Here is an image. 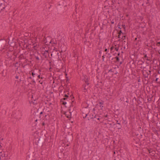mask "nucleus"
Listing matches in <instances>:
<instances>
[{
    "label": "nucleus",
    "instance_id": "nucleus-1",
    "mask_svg": "<svg viewBox=\"0 0 160 160\" xmlns=\"http://www.w3.org/2000/svg\"><path fill=\"white\" fill-rule=\"evenodd\" d=\"M45 140H44L42 138L39 137L34 140V142L35 144L37 146H42L43 143L45 142Z\"/></svg>",
    "mask_w": 160,
    "mask_h": 160
},
{
    "label": "nucleus",
    "instance_id": "nucleus-2",
    "mask_svg": "<svg viewBox=\"0 0 160 160\" xmlns=\"http://www.w3.org/2000/svg\"><path fill=\"white\" fill-rule=\"evenodd\" d=\"M7 43V41L5 39L0 40V48L1 49H4Z\"/></svg>",
    "mask_w": 160,
    "mask_h": 160
},
{
    "label": "nucleus",
    "instance_id": "nucleus-3",
    "mask_svg": "<svg viewBox=\"0 0 160 160\" xmlns=\"http://www.w3.org/2000/svg\"><path fill=\"white\" fill-rule=\"evenodd\" d=\"M151 72V71L150 70L142 71V74L145 78H148V75L150 74Z\"/></svg>",
    "mask_w": 160,
    "mask_h": 160
},
{
    "label": "nucleus",
    "instance_id": "nucleus-4",
    "mask_svg": "<svg viewBox=\"0 0 160 160\" xmlns=\"http://www.w3.org/2000/svg\"><path fill=\"white\" fill-rule=\"evenodd\" d=\"M42 55L45 58H48L49 56L48 51L45 50L42 53Z\"/></svg>",
    "mask_w": 160,
    "mask_h": 160
},
{
    "label": "nucleus",
    "instance_id": "nucleus-5",
    "mask_svg": "<svg viewBox=\"0 0 160 160\" xmlns=\"http://www.w3.org/2000/svg\"><path fill=\"white\" fill-rule=\"evenodd\" d=\"M12 52L11 51H8L6 53L5 57L7 58H11L12 56Z\"/></svg>",
    "mask_w": 160,
    "mask_h": 160
},
{
    "label": "nucleus",
    "instance_id": "nucleus-6",
    "mask_svg": "<svg viewBox=\"0 0 160 160\" xmlns=\"http://www.w3.org/2000/svg\"><path fill=\"white\" fill-rule=\"evenodd\" d=\"M122 46L124 49L126 48L127 49L128 48V42L125 41H123L122 43Z\"/></svg>",
    "mask_w": 160,
    "mask_h": 160
},
{
    "label": "nucleus",
    "instance_id": "nucleus-7",
    "mask_svg": "<svg viewBox=\"0 0 160 160\" xmlns=\"http://www.w3.org/2000/svg\"><path fill=\"white\" fill-rule=\"evenodd\" d=\"M83 87L84 88V91L83 92H86L87 91V90L88 89V86H87L86 84H83Z\"/></svg>",
    "mask_w": 160,
    "mask_h": 160
},
{
    "label": "nucleus",
    "instance_id": "nucleus-8",
    "mask_svg": "<svg viewBox=\"0 0 160 160\" xmlns=\"http://www.w3.org/2000/svg\"><path fill=\"white\" fill-rule=\"evenodd\" d=\"M103 104V102H100L99 104H97V105H98L100 107V109H102V108L103 107V106L102 105Z\"/></svg>",
    "mask_w": 160,
    "mask_h": 160
},
{
    "label": "nucleus",
    "instance_id": "nucleus-9",
    "mask_svg": "<svg viewBox=\"0 0 160 160\" xmlns=\"http://www.w3.org/2000/svg\"><path fill=\"white\" fill-rule=\"evenodd\" d=\"M18 58H19V59L20 60V59H25V57L23 54H21L19 56V57Z\"/></svg>",
    "mask_w": 160,
    "mask_h": 160
},
{
    "label": "nucleus",
    "instance_id": "nucleus-10",
    "mask_svg": "<svg viewBox=\"0 0 160 160\" xmlns=\"http://www.w3.org/2000/svg\"><path fill=\"white\" fill-rule=\"evenodd\" d=\"M84 81L85 82V83L84 84H86V85L87 86H88V85H89V83L88 82V79L87 78L84 79Z\"/></svg>",
    "mask_w": 160,
    "mask_h": 160
},
{
    "label": "nucleus",
    "instance_id": "nucleus-11",
    "mask_svg": "<svg viewBox=\"0 0 160 160\" xmlns=\"http://www.w3.org/2000/svg\"><path fill=\"white\" fill-rule=\"evenodd\" d=\"M155 152H156L155 150H152L150 152V155L153 156L155 153Z\"/></svg>",
    "mask_w": 160,
    "mask_h": 160
},
{
    "label": "nucleus",
    "instance_id": "nucleus-12",
    "mask_svg": "<svg viewBox=\"0 0 160 160\" xmlns=\"http://www.w3.org/2000/svg\"><path fill=\"white\" fill-rule=\"evenodd\" d=\"M94 118H97V119L98 120H100L99 116L98 115H94Z\"/></svg>",
    "mask_w": 160,
    "mask_h": 160
},
{
    "label": "nucleus",
    "instance_id": "nucleus-13",
    "mask_svg": "<svg viewBox=\"0 0 160 160\" xmlns=\"http://www.w3.org/2000/svg\"><path fill=\"white\" fill-rule=\"evenodd\" d=\"M94 114H92V113L90 115V118L91 119H93V118H94Z\"/></svg>",
    "mask_w": 160,
    "mask_h": 160
},
{
    "label": "nucleus",
    "instance_id": "nucleus-14",
    "mask_svg": "<svg viewBox=\"0 0 160 160\" xmlns=\"http://www.w3.org/2000/svg\"><path fill=\"white\" fill-rule=\"evenodd\" d=\"M32 75L33 77H35L37 76V75L33 72H32Z\"/></svg>",
    "mask_w": 160,
    "mask_h": 160
},
{
    "label": "nucleus",
    "instance_id": "nucleus-15",
    "mask_svg": "<svg viewBox=\"0 0 160 160\" xmlns=\"http://www.w3.org/2000/svg\"><path fill=\"white\" fill-rule=\"evenodd\" d=\"M61 102H62V104L63 105H65L67 103V102H64L63 101H62V99H61Z\"/></svg>",
    "mask_w": 160,
    "mask_h": 160
},
{
    "label": "nucleus",
    "instance_id": "nucleus-16",
    "mask_svg": "<svg viewBox=\"0 0 160 160\" xmlns=\"http://www.w3.org/2000/svg\"><path fill=\"white\" fill-rule=\"evenodd\" d=\"M115 58H116V61L117 62H119V59L118 57L116 56L115 57Z\"/></svg>",
    "mask_w": 160,
    "mask_h": 160
},
{
    "label": "nucleus",
    "instance_id": "nucleus-17",
    "mask_svg": "<svg viewBox=\"0 0 160 160\" xmlns=\"http://www.w3.org/2000/svg\"><path fill=\"white\" fill-rule=\"evenodd\" d=\"M124 34V33H123L122 32V31L121 30H120L119 32L118 33V34L119 35H120L121 34Z\"/></svg>",
    "mask_w": 160,
    "mask_h": 160
},
{
    "label": "nucleus",
    "instance_id": "nucleus-18",
    "mask_svg": "<svg viewBox=\"0 0 160 160\" xmlns=\"http://www.w3.org/2000/svg\"><path fill=\"white\" fill-rule=\"evenodd\" d=\"M109 59H111V60H112L113 59V58L112 57V56H110L109 57H108Z\"/></svg>",
    "mask_w": 160,
    "mask_h": 160
},
{
    "label": "nucleus",
    "instance_id": "nucleus-19",
    "mask_svg": "<svg viewBox=\"0 0 160 160\" xmlns=\"http://www.w3.org/2000/svg\"><path fill=\"white\" fill-rule=\"evenodd\" d=\"M1 6H2V5H0V9L1 10H2L3 9H4L5 8V7H2H2Z\"/></svg>",
    "mask_w": 160,
    "mask_h": 160
},
{
    "label": "nucleus",
    "instance_id": "nucleus-20",
    "mask_svg": "<svg viewBox=\"0 0 160 160\" xmlns=\"http://www.w3.org/2000/svg\"><path fill=\"white\" fill-rule=\"evenodd\" d=\"M38 82L41 84H42V83H43L42 81L41 80H38Z\"/></svg>",
    "mask_w": 160,
    "mask_h": 160
},
{
    "label": "nucleus",
    "instance_id": "nucleus-21",
    "mask_svg": "<svg viewBox=\"0 0 160 160\" xmlns=\"http://www.w3.org/2000/svg\"><path fill=\"white\" fill-rule=\"evenodd\" d=\"M125 36H123L122 38V39H123V40H124V39H125Z\"/></svg>",
    "mask_w": 160,
    "mask_h": 160
},
{
    "label": "nucleus",
    "instance_id": "nucleus-22",
    "mask_svg": "<svg viewBox=\"0 0 160 160\" xmlns=\"http://www.w3.org/2000/svg\"><path fill=\"white\" fill-rule=\"evenodd\" d=\"M64 97L65 98H69L68 96L66 94H65Z\"/></svg>",
    "mask_w": 160,
    "mask_h": 160
},
{
    "label": "nucleus",
    "instance_id": "nucleus-23",
    "mask_svg": "<svg viewBox=\"0 0 160 160\" xmlns=\"http://www.w3.org/2000/svg\"><path fill=\"white\" fill-rule=\"evenodd\" d=\"M35 57L36 59H37V60H39V57H38V56H37V57L36 56Z\"/></svg>",
    "mask_w": 160,
    "mask_h": 160
},
{
    "label": "nucleus",
    "instance_id": "nucleus-24",
    "mask_svg": "<svg viewBox=\"0 0 160 160\" xmlns=\"http://www.w3.org/2000/svg\"><path fill=\"white\" fill-rule=\"evenodd\" d=\"M148 152H149V154H150V152L152 150V149H148Z\"/></svg>",
    "mask_w": 160,
    "mask_h": 160
},
{
    "label": "nucleus",
    "instance_id": "nucleus-25",
    "mask_svg": "<svg viewBox=\"0 0 160 160\" xmlns=\"http://www.w3.org/2000/svg\"><path fill=\"white\" fill-rule=\"evenodd\" d=\"M104 58H105V56L104 55H103L102 56V61H104Z\"/></svg>",
    "mask_w": 160,
    "mask_h": 160
},
{
    "label": "nucleus",
    "instance_id": "nucleus-26",
    "mask_svg": "<svg viewBox=\"0 0 160 160\" xmlns=\"http://www.w3.org/2000/svg\"><path fill=\"white\" fill-rule=\"evenodd\" d=\"M115 49L116 50V51H118L119 49L118 47H116L115 48Z\"/></svg>",
    "mask_w": 160,
    "mask_h": 160
},
{
    "label": "nucleus",
    "instance_id": "nucleus-27",
    "mask_svg": "<svg viewBox=\"0 0 160 160\" xmlns=\"http://www.w3.org/2000/svg\"><path fill=\"white\" fill-rule=\"evenodd\" d=\"M88 115V113H87V114H85V116H83V118H86V117H87V116Z\"/></svg>",
    "mask_w": 160,
    "mask_h": 160
},
{
    "label": "nucleus",
    "instance_id": "nucleus-28",
    "mask_svg": "<svg viewBox=\"0 0 160 160\" xmlns=\"http://www.w3.org/2000/svg\"><path fill=\"white\" fill-rule=\"evenodd\" d=\"M33 48L34 49H37V47L35 46H33Z\"/></svg>",
    "mask_w": 160,
    "mask_h": 160
},
{
    "label": "nucleus",
    "instance_id": "nucleus-29",
    "mask_svg": "<svg viewBox=\"0 0 160 160\" xmlns=\"http://www.w3.org/2000/svg\"><path fill=\"white\" fill-rule=\"evenodd\" d=\"M114 48V47H113V46L111 47V48H110V50H111V51H112V50Z\"/></svg>",
    "mask_w": 160,
    "mask_h": 160
},
{
    "label": "nucleus",
    "instance_id": "nucleus-30",
    "mask_svg": "<svg viewBox=\"0 0 160 160\" xmlns=\"http://www.w3.org/2000/svg\"><path fill=\"white\" fill-rule=\"evenodd\" d=\"M38 77V78H42V77H40V75H38V76H37Z\"/></svg>",
    "mask_w": 160,
    "mask_h": 160
},
{
    "label": "nucleus",
    "instance_id": "nucleus-31",
    "mask_svg": "<svg viewBox=\"0 0 160 160\" xmlns=\"http://www.w3.org/2000/svg\"><path fill=\"white\" fill-rule=\"evenodd\" d=\"M118 28H119V29H121V28L120 27V25H119V24L118 25Z\"/></svg>",
    "mask_w": 160,
    "mask_h": 160
},
{
    "label": "nucleus",
    "instance_id": "nucleus-32",
    "mask_svg": "<svg viewBox=\"0 0 160 160\" xmlns=\"http://www.w3.org/2000/svg\"><path fill=\"white\" fill-rule=\"evenodd\" d=\"M144 58H148L147 54L145 55L144 56Z\"/></svg>",
    "mask_w": 160,
    "mask_h": 160
},
{
    "label": "nucleus",
    "instance_id": "nucleus-33",
    "mask_svg": "<svg viewBox=\"0 0 160 160\" xmlns=\"http://www.w3.org/2000/svg\"><path fill=\"white\" fill-rule=\"evenodd\" d=\"M108 72H113L112 69H111L110 70H109V71H108Z\"/></svg>",
    "mask_w": 160,
    "mask_h": 160
},
{
    "label": "nucleus",
    "instance_id": "nucleus-34",
    "mask_svg": "<svg viewBox=\"0 0 160 160\" xmlns=\"http://www.w3.org/2000/svg\"><path fill=\"white\" fill-rule=\"evenodd\" d=\"M32 83H35V81L34 80H32Z\"/></svg>",
    "mask_w": 160,
    "mask_h": 160
},
{
    "label": "nucleus",
    "instance_id": "nucleus-35",
    "mask_svg": "<svg viewBox=\"0 0 160 160\" xmlns=\"http://www.w3.org/2000/svg\"><path fill=\"white\" fill-rule=\"evenodd\" d=\"M122 26L124 28V29H125V25L122 24Z\"/></svg>",
    "mask_w": 160,
    "mask_h": 160
},
{
    "label": "nucleus",
    "instance_id": "nucleus-36",
    "mask_svg": "<svg viewBox=\"0 0 160 160\" xmlns=\"http://www.w3.org/2000/svg\"><path fill=\"white\" fill-rule=\"evenodd\" d=\"M67 98H65V97L64 98H63V99H62V100H65L66 99H67Z\"/></svg>",
    "mask_w": 160,
    "mask_h": 160
},
{
    "label": "nucleus",
    "instance_id": "nucleus-37",
    "mask_svg": "<svg viewBox=\"0 0 160 160\" xmlns=\"http://www.w3.org/2000/svg\"><path fill=\"white\" fill-rule=\"evenodd\" d=\"M114 23V21L113 20H112L111 22V23L113 24Z\"/></svg>",
    "mask_w": 160,
    "mask_h": 160
},
{
    "label": "nucleus",
    "instance_id": "nucleus-38",
    "mask_svg": "<svg viewBox=\"0 0 160 160\" xmlns=\"http://www.w3.org/2000/svg\"><path fill=\"white\" fill-rule=\"evenodd\" d=\"M15 78L16 79H18V76H16L15 77Z\"/></svg>",
    "mask_w": 160,
    "mask_h": 160
},
{
    "label": "nucleus",
    "instance_id": "nucleus-39",
    "mask_svg": "<svg viewBox=\"0 0 160 160\" xmlns=\"http://www.w3.org/2000/svg\"><path fill=\"white\" fill-rule=\"evenodd\" d=\"M158 44H160V42H157V45H158Z\"/></svg>",
    "mask_w": 160,
    "mask_h": 160
},
{
    "label": "nucleus",
    "instance_id": "nucleus-40",
    "mask_svg": "<svg viewBox=\"0 0 160 160\" xmlns=\"http://www.w3.org/2000/svg\"><path fill=\"white\" fill-rule=\"evenodd\" d=\"M42 124L43 126H44L45 125V123L44 122H43Z\"/></svg>",
    "mask_w": 160,
    "mask_h": 160
},
{
    "label": "nucleus",
    "instance_id": "nucleus-41",
    "mask_svg": "<svg viewBox=\"0 0 160 160\" xmlns=\"http://www.w3.org/2000/svg\"><path fill=\"white\" fill-rule=\"evenodd\" d=\"M158 78H157L155 80V81L157 82L158 80Z\"/></svg>",
    "mask_w": 160,
    "mask_h": 160
},
{
    "label": "nucleus",
    "instance_id": "nucleus-42",
    "mask_svg": "<svg viewBox=\"0 0 160 160\" xmlns=\"http://www.w3.org/2000/svg\"><path fill=\"white\" fill-rule=\"evenodd\" d=\"M107 48H106L104 50V51L107 52Z\"/></svg>",
    "mask_w": 160,
    "mask_h": 160
},
{
    "label": "nucleus",
    "instance_id": "nucleus-43",
    "mask_svg": "<svg viewBox=\"0 0 160 160\" xmlns=\"http://www.w3.org/2000/svg\"><path fill=\"white\" fill-rule=\"evenodd\" d=\"M42 113H43V112H41L40 113V115H41V114H42Z\"/></svg>",
    "mask_w": 160,
    "mask_h": 160
},
{
    "label": "nucleus",
    "instance_id": "nucleus-44",
    "mask_svg": "<svg viewBox=\"0 0 160 160\" xmlns=\"http://www.w3.org/2000/svg\"><path fill=\"white\" fill-rule=\"evenodd\" d=\"M108 115L107 114L105 116V117H108Z\"/></svg>",
    "mask_w": 160,
    "mask_h": 160
},
{
    "label": "nucleus",
    "instance_id": "nucleus-45",
    "mask_svg": "<svg viewBox=\"0 0 160 160\" xmlns=\"http://www.w3.org/2000/svg\"><path fill=\"white\" fill-rule=\"evenodd\" d=\"M120 53L119 52L118 54V56H119L120 55Z\"/></svg>",
    "mask_w": 160,
    "mask_h": 160
},
{
    "label": "nucleus",
    "instance_id": "nucleus-46",
    "mask_svg": "<svg viewBox=\"0 0 160 160\" xmlns=\"http://www.w3.org/2000/svg\"><path fill=\"white\" fill-rule=\"evenodd\" d=\"M120 35H119L118 36V38H120Z\"/></svg>",
    "mask_w": 160,
    "mask_h": 160
},
{
    "label": "nucleus",
    "instance_id": "nucleus-47",
    "mask_svg": "<svg viewBox=\"0 0 160 160\" xmlns=\"http://www.w3.org/2000/svg\"><path fill=\"white\" fill-rule=\"evenodd\" d=\"M2 146L1 145H0V148H2Z\"/></svg>",
    "mask_w": 160,
    "mask_h": 160
},
{
    "label": "nucleus",
    "instance_id": "nucleus-48",
    "mask_svg": "<svg viewBox=\"0 0 160 160\" xmlns=\"http://www.w3.org/2000/svg\"><path fill=\"white\" fill-rule=\"evenodd\" d=\"M117 123V124H118L120 125V123H118H118Z\"/></svg>",
    "mask_w": 160,
    "mask_h": 160
},
{
    "label": "nucleus",
    "instance_id": "nucleus-49",
    "mask_svg": "<svg viewBox=\"0 0 160 160\" xmlns=\"http://www.w3.org/2000/svg\"><path fill=\"white\" fill-rule=\"evenodd\" d=\"M41 70L39 69V72H41Z\"/></svg>",
    "mask_w": 160,
    "mask_h": 160
},
{
    "label": "nucleus",
    "instance_id": "nucleus-50",
    "mask_svg": "<svg viewBox=\"0 0 160 160\" xmlns=\"http://www.w3.org/2000/svg\"><path fill=\"white\" fill-rule=\"evenodd\" d=\"M59 53L58 52H57V55H58V56H59Z\"/></svg>",
    "mask_w": 160,
    "mask_h": 160
},
{
    "label": "nucleus",
    "instance_id": "nucleus-51",
    "mask_svg": "<svg viewBox=\"0 0 160 160\" xmlns=\"http://www.w3.org/2000/svg\"><path fill=\"white\" fill-rule=\"evenodd\" d=\"M28 78H30V79H31L32 78L31 77H30Z\"/></svg>",
    "mask_w": 160,
    "mask_h": 160
},
{
    "label": "nucleus",
    "instance_id": "nucleus-52",
    "mask_svg": "<svg viewBox=\"0 0 160 160\" xmlns=\"http://www.w3.org/2000/svg\"><path fill=\"white\" fill-rule=\"evenodd\" d=\"M116 121H117V123L118 122V120H116Z\"/></svg>",
    "mask_w": 160,
    "mask_h": 160
},
{
    "label": "nucleus",
    "instance_id": "nucleus-53",
    "mask_svg": "<svg viewBox=\"0 0 160 160\" xmlns=\"http://www.w3.org/2000/svg\"><path fill=\"white\" fill-rule=\"evenodd\" d=\"M95 110V108H94L93 109V111H94Z\"/></svg>",
    "mask_w": 160,
    "mask_h": 160
},
{
    "label": "nucleus",
    "instance_id": "nucleus-54",
    "mask_svg": "<svg viewBox=\"0 0 160 160\" xmlns=\"http://www.w3.org/2000/svg\"><path fill=\"white\" fill-rule=\"evenodd\" d=\"M70 98H71V99H72V96L71 95H70Z\"/></svg>",
    "mask_w": 160,
    "mask_h": 160
},
{
    "label": "nucleus",
    "instance_id": "nucleus-55",
    "mask_svg": "<svg viewBox=\"0 0 160 160\" xmlns=\"http://www.w3.org/2000/svg\"><path fill=\"white\" fill-rule=\"evenodd\" d=\"M146 60H148V61H149V60L148 58L146 59Z\"/></svg>",
    "mask_w": 160,
    "mask_h": 160
},
{
    "label": "nucleus",
    "instance_id": "nucleus-56",
    "mask_svg": "<svg viewBox=\"0 0 160 160\" xmlns=\"http://www.w3.org/2000/svg\"><path fill=\"white\" fill-rule=\"evenodd\" d=\"M122 63V62H120V64H121Z\"/></svg>",
    "mask_w": 160,
    "mask_h": 160
},
{
    "label": "nucleus",
    "instance_id": "nucleus-57",
    "mask_svg": "<svg viewBox=\"0 0 160 160\" xmlns=\"http://www.w3.org/2000/svg\"><path fill=\"white\" fill-rule=\"evenodd\" d=\"M38 121V120L37 119H36V120H35V122H37Z\"/></svg>",
    "mask_w": 160,
    "mask_h": 160
},
{
    "label": "nucleus",
    "instance_id": "nucleus-58",
    "mask_svg": "<svg viewBox=\"0 0 160 160\" xmlns=\"http://www.w3.org/2000/svg\"><path fill=\"white\" fill-rule=\"evenodd\" d=\"M99 53L100 54L101 53V51H99Z\"/></svg>",
    "mask_w": 160,
    "mask_h": 160
},
{
    "label": "nucleus",
    "instance_id": "nucleus-59",
    "mask_svg": "<svg viewBox=\"0 0 160 160\" xmlns=\"http://www.w3.org/2000/svg\"><path fill=\"white\" fill-rule=\"evenodd\" d=\"M121 127L118 128V129H121Z\"/></svg>",
    "mask_w": 160,
    "mask_h": 160
},
{
    "label": "nucleus",
    "instance_id": "nucleus-60",
    "mask_svg": "<svg viewBox=\"0 0 160 160\" xmlns=\"http://www.w3.org/2000/svg\"><path fill=\"white\" fill-rule=\"evenodd\" d=\"M137 38H136L135 39V40H137Z\"/></svg>",
    "mask_w": 160,
    "mask_h": 160
},
{
    "label": "nucleus",
    "instance_id": "nucleus-61",
    "mask_svg": "<svg viewBox=\"0 0 160 160\" xmlns=\"http://www.w3.org/2000/svg\"><path fill=\"white\" fill-rule=\"evenodd\" d=\"M67 117L68 118H69V117L68 116H67Z\"/></svg>",
    "mask_w": 160,
    "mask_h": 160
},
{
    "label": "nucleus",
    "instance_id": "nucleus-62",
    "mask_svg": "<svg viewBox=\"0 0 160 160\" xmlns=\"http://www.w3.org/2000/svg\"><path fill=\"white\" fill-rule=\"evenodd\" d=\"M3 140V138H2V140Z\"/></svg>",
    "mask_w": 160,
    "mask_h": 160
},
{
    "label": "nucleus",
    "instance_id": "nucleus-63",
    "mask_svg": "<svg viewBox=\"0 0 160 160\" xmlns=\"http://www.w3.org/2000/svg\"><path fill=\"white\" fill-rule=\"evenodd\" d=\"M72 122H72H72H72Z\"/></svg>",
    "mask_w": 160,
    "mask_h": 160
},
{
    "label": "nucleus",
    "instance_id": "nucleus-64",
    "mask_svg": "<svg viewBox=\"0 0 160 160\" xmlns=\"http://www.w3.org/2000/svg\"><path fill=\"white\" fill-rule=\"evenodd\" d=\"M51 41L50 42V43H51Z\"/></svg>",
    "mask_w": 160,
    "mask_h": 160
}]
</instances>
